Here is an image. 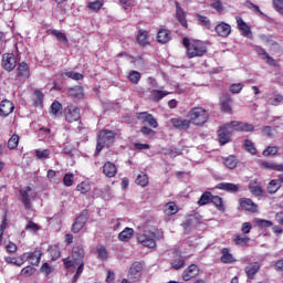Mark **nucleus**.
Wrapping results in <instances>:
<instances>
[{
	"label": "nucleus",
	"instance_id": "29",
	"mask_svg": "<svg viewBox=\"0 0 283 283\" xmlns=\"http://www.w3.org/2000/svg\"><path fill=\"white\" fill-rule=\"evenodd\" d=\"M134 238V229L133 228H125L119 234L118 240L120 242H129Z\"/></svg>",
	"mask_w": 283,
	"mask_h": 283
},
{
	"label": "nucleus",
	"instance_id": "4",
	"mask_svg": "<svg viewBox=\"0 0 283 283\" xmlns=\"http://www.w3.org/2000/svg\"><path fill=\"white\" fill-rule=\"evenodd\" d=\"M115 139L116 133H114V130L103 129L102 132H99L95 150L96 154L103 151V147H112Z\"/></svg>",
	"mask_w": 283,
	"mask_h": 283
},
{
	"label": "nucleus",
	"instance_id": "24",
	"mask_svg": "<svg viewBox=\"0 0 283 283\" xmlns=\"http://www.w3.org/2000/svg\"><path fill=\"white\" fill-rule=\"evenodd\" d=\"M171 92L169 91H164V90H151L150 91V101H154V103H160L165 96H169Z\"/></svg>",
	"mask_w": 283,
	"mask_h": 283
},
{
	"label": "nucleus",
	"instance_id": "10",
	"mask_svg": "<svg viewBox=\"0 0 283 283\" xmlns=\"http://www.w3.org/2000/svg\"><path fill=\"white\" fill-rule=\"evenodd\" d=\"M128 277L134 280V282H138L143 277V263L134 262L129 269Z\"/></svg>",
	"mask_w": 283,
	"mask_h": 283
},
{
	"label": "nucleus",
	"instance_id": "13",
	"mask_svg": "<svg viewBox=\"0 0 283 283\" xmlns=\"http://www.w3.org/2000/svg\"><path fill=\"white\" fill-rule=\"evenodd\" d=\"M87 220H88L87 214H85V213L80 214L75 219L74 223L72 224V232L81 233V231H83L85 224H87Z\"/></svg>",
	"mask_w": 283,
	"mask_h": 283
},
{
	"label": "nucleus",
	"instance_id": "41",
	"mask_svg": "<svg viewBox=\"0 0 283 283\" xmlns=\"http://www.w3.org/2000/svg\"><path fill=\"white\" fill-rule=\"evenodd\" d=\"M210 202H212V205H214V207H216V209L218 210V211H224V202L222 201V198L221 197H219V196H212V199H211V201Z\"/></svg>",
	"mask_w": 283,
	"mask_h": 283
},
{
	"label": "nucleus",
	"instance_id": "56",
	"mask_svg": "<svg viewBox=\"0 0 283 283\" xmlns=\"http://www.w3.org/2000/svg\"><path fill=\"white\" fill-rule=\"evenodd\" d=\"M243 88H244V84L237 83V84H231L229 90L231 94H240V92H242Z\"/></svg>",
	"mask_w": 283,
	"mask_h": 283
},
{
	"label": "nucleus",
	"instance_id": "63",
	"mask_svg": "<svg viewBox=\"0 0 283 283\" xmlns=\"http://www.w3.org/2000/svg\"><path fill=\"white\" fill-rule=\"evenodd\" d=\"M40 271H41V273H44L45 277H48V275H50V273H52L53 269L50 265V263H44V264H42Z\"/></svg>",
	"mask_w": 283,
	"mask_h": 283
},
{
	"label": "nucleus",
	"instance_id": "26",
	"mask_svg": "<svg viewBox=\"0 0 283 283\" xmlns=\"http://www.w3.org/2000/svg\"><path fill=\"white\" fill-rule=\"evenodd\" d=\"M220 261L223 264H233V262H235V258H233V254H231V251L229 250V248H223L221 250Z\"/></svg>",
	"mask_w": 283,
	"mask_h": 283
},
{
	"label": "nucleus",
	"instance_id": "53",
	"mask_svg": "<svg viewBox=\"0 0 283 283\" xmlns=\"http://www.w3.org/2000/svg\"><path fill=\"white\" fill-rule=\"evenodd\" d=\"M128 80L130 81V83L138 85V83H140V73L137 71H132L128 75Z\"/></svg>",
	"mask_w": 283,
	"mask_h": 283
},
{
	"label": "nucleus",
	"instance_id": "52",
	"mask_svg": "<svg viewBox=\"0 0 283 283\" xmlns=\"http://www.w3.org/2000/svg\"><path fill=\"white\" fill-rule=\"evenodd\" d=\"M197 20H198V23H200V25H205V28H207L208 30H211V20H209V18L205 15H197Z\"/></svg>",
	"mask_w": 283,
	"mask_h": 283
},
{
	"label": "nucleus",
	"instance_id": "18",
	"mask_svg": "<svg viewBox=\"0 0 283 283\" xmlns=\"http://www.w3.org/2000/svg\"><path fill=\"white\" fill-rule=\"evenodd\" d=\"M14 112V103L10 102V99H4L0 103V116L3 118L10 116Z\"/></svg>",
	"mask_w": 283,
	"mask_h": 283
},
{
	"label": "nucleus",
	"instance_id": "36",
	"mask_svg": "<svg viewBox=\"0 0 283 283\" xmlns=\"http://www.w3.org/2000/svg\"><path fill=\"white\" fill-rule=\"evenodd\" d=\"M212 198H213V195L211 192L209 191L203 192L198 200L199 207H205V205L211 203Z\"/></svg>",
	"mask_w": 283,
	"mask_h": 283
},
{
	"label": "nucleus",
	"instance_id": "21",
	"mask_svg": "<svg viewBox=\"0 0 283 283\" xmlns=\"http://www.w3.org/2000/svg\"><path fill=\"white\" fill-rule=\"evenodd\" d=\"M239 203L241 209H243V211H249L250 213H255V211H258V205H255V202H253L249 198L240 199Z\"/></svg>",
	"mask_w": 283,
	"mask_h": 283
},
{
	"label": "nucleus",
	"instance_id": "31",
	"mask_svg": "<svg viewBox=\"0 0 283 283\" xmlns=\"http://www.w3.org/2000/svg\"><path fill=\"white\" fill-rule=\"evenodd\" d=\"M171 268L176 271H179V269L185 268V259L180 254H176L171 260Z\"/></svg>",
	"mask_w": 283,
	"mask_h": 283
},
{
	"label": "nucleus",
	"instance_id": "25",
	"mask_svg": "<svg viewBox=\"0 0 283 283\" xmlns=\"http://www.w3.org/2000/svg\"><path fill=\"white\" fill-rule=\"evenodd\" d=\"M157 41L165 45V43H169L171 41V31L167 29H160L157 32Z\"/></svg>",
	"mask_w": 283,
	"mask_h": 283
},
{
	"label": "nucleus",
	"instance_id": "15",
	"mask_svg": "<svg viewBox=\"0 0 283 283\" xmlns=\"http://www.w3.org/2000/svg\"><path fill=\"white\" fill-rule=\"evenodd\" d=\"M214 32L218 34V36L227 39V36L231 34V24L227 22H219L214 28Z\"/></svg>",
	"mask_w": 283,
	"mask_h": 283
},
{
	"label": "nucleus",
	"instance_id": "47",
	"mask_svg": "<svg viewBox=\"0 0 283 283\" xmlns=\"http://www.w3.org/2000/svg\"><path fill=\"white\" fill-rule=\"evenodd\" d=\"M62 76L66 78H72L73 81H82L83 74L76 73L74 71L64 72Z\"/></svg>",
	"mask_w": 283,
	"mask_h": 283
},
{
	"label": "nucleus",
	"instance_id": "9",
	"mask_svg": "<svg viewBox=\"0 0 283 283\" xmlns=\"http://www.w3.org/2000/svg\"><path fill=\"white\" fill-rule=\"evenodd\" d=\"M237 28L240 31L241 35L245 39H253V32H251V27L245 23L244 19L237 17Z\"/></svg>",
	"mask_w": 283,
	"mask_h": 283
},
{
	"label": "nucleus",
	"instance_id": "39",
	"mask_svg": "<svg viewBox=\"0 0 283 283\" xmlns=\"http://www.w3.org/2000/svg\"><path fill=\"white\" fill-rule=\"evenodd\" d=\"M51 34L53 36H55V39L60 42V43H64L65 45H69L70 40H67V35H65V33L59 31V30H53L51 32Z\"/></svg>",
	"mask_w": 283,
	"mask_h": 283
},
{
	"label": "nucleus",
	"instance_id": "23",
	"mask_svg": "<svg viewBox=\"0 0 283 283\" xmlns=\"http://www.w3.org/2000/svg\"><path fill=\"white\" fill-rule=\"evenodd\" d=\"M232 127H234V132H253L255 126L253 124L232 120Z\"/></svg>",
	"mask_w": 283,
	"mask_h": 283
},
{
	"label": "nucleus",
	"instance_id": "60",
	"mask_svg": "<svg viewBox=\"0 0 283 283\" xmlns=\"http://www.w3.org/2000/svg\"><path fill=\"white\" fill-rule=\"evenodd\" d=\"M61 109H63V105H61L57 101L53 102L51 105V113L56 116V114H59V112H61Z\"/></svg>",
	"mask_w": 283,
	"mask_h": 283
},
{
	"label": "nucleus",
	"instance_id": "49",
	"mask_svg": "<svg viewBox=\"0 0 283 283\" xmlns=\"http://www.w3.org/2000/svg\"><path fill=\"white\" fill-rule=\"evenodd\" d=\"M19 147V135L14 134L8 140V149H17Z\"/></svg>",
	"mask_w": 283,
	"mask_h": 283
},
{
	"label": "nucleus",
	"instance_id": "46",
	"mask_svg": "<svg viewBox=\"0 0 283 283\" xmlns=\"http://www.w3.org/2000/svg\"><path fill=\"white\" fill-rule=\"evenodd\" d=\"M76 190L81 193H88V191H92V186L90 185V181H82L77 185Z\"/></svg>",
	"mask_w": 283,
	"mask_h": 283
},
{
	"label": "nucleus",
	"instance_id": "2",
	"mask_svg": "<svg viewBox=\"0 0 283 283\" xmlns=\"http://www.w3.org/2000/svg\"><path fill=\"white\" fill-rule=\"evenodd\" d=\"M182 44L186 48V56L188 59L201 57L207 52V44L200 40H189L184 38Z\"/></svg>",
	"mask_w": 283,
	"mask_h": 283
},
{
	"label": "nucleus",
	"instance_id": "20",
	"mask_svg": "<svg viewBox=\"0 0 283 283\" xmlns=\"http://www.w3.org/2000/svg\"><path fill=\"white\" fill-rule=\"evenodd\" d=\"M198 273H200L198 265L191 264L184 271L182 280H185V282H189V280H193V277H197Z\"/></svg>",
	"mask_w": 283,
	"mask_h": 283
},
{
	"label": "nucleus",
	"instance_id": "43",
	"mask_svg": "<svg viewBox=\"0 0 283 283\" xmlns=\"http://www.w3.org/2000/svg\"><path fill=\"white\" fill-rule=\"evenodd\" d=\"M223 165H226L228 169H235V167H238V159L235 158V156H229L223 159Z\"/></svg>",
	"mask_w": 283,
	"mask_h": 283
},
{
	"label": "nucleus",
	"instance_id": "3",
	"mask_svg": "<svg viewBox=\"0 0 283 283\" xmlns=\"http://www.w3.org/2000/svg\"><path fill=\"white\" fill-rule=\"evenodd\" d=\"M188 118L190 120V125H196V127H202V125L209 122V111L201 106L192 107L188 112Z\"/></svg>",
	"mask_w": 283,
	"mask_h": 283
},
{
	"label": "nucleus",
	"instance_id": "37",
	"mask_svg": "<svg viewBox=\"0 0 283 283\" xmlns=\"http://www.w3.org/2000/svg\"><path fill=\"white\" fill-rule=\"evenodd\" d=\"M243 148L252 156H255V154H258V148H255V144L251 142V139H245L243 142Z\"/></svg>",
	"mask_w": 283,
	"mask_h": 283
},
{
	"label": "nucleus",
	"instance_id": "58",
	"mask_svg": "<svg viewBox=\"0 0 283 283\" xmlns=\"http://www.w3.org/2000/svg\"><path fill=\"white\" fill-rule=\"evenodd\" d=\"M280 149L277 146H270L265 150H263V156H275Z\"/></svg>",
	"mask_w": 283,
	"mask_h": 283
},
{
	"label": "nucleus",
	"instance_id": "14",
	"mask_svg": "<svg viewBox=\"0 0 283 283\" xmlns=\"http://www.w3.org/2000/svg\"><path fill=\"white\" fill-rule=\"evenodd\" d=\"M42 255L41 249L36 248L33 252H27V260L32 266H39Z\"/></svg>",
	"mask_w": 283,
	"mask_h": 283
},
{
	"label": "nucleus",
	"instance_id": "48",
	"mask_svg": "<svg viewBox=\"0 0 283 283\" xmlns=\"http://www.w3.org/2000/svg\"><path fill=\"white\" fill-rule=\"evenodd\" d=\"M34 273H36V269L32 265H28L21 270L20 275L23 277H31V275H34Z\"/></svg>",
	"mask_w": 283,
	"mask_h": 283
},
{
	"label": "nucleus",
	"instance_id": "40",
	"mask_svg": "<svg viewBox=\"0 0 283 283\" xmlns=\"http://www.w3.org/2000/svg\"><path fill=\"white\" fill-rule=\"evenodd\" d=\"M24 230L28 231L29 233H36L38 231H41V226H39L32 220H29L24 227Z\"/></svg>",
	"mask_w": 283,
	"mask_h": 283
},
{
	"label": "nucleus",
	"instance_id": "38",
	"mask_svg": "<svg viewBox=\"0 0 283 283\" xmlns=\"http://www.w3.org/2000/svg\"><path fill=\"white\" fill-rule=\"evenodd\" d=\"M103 6H105V1L103 0H95L87 3V8L91 12H98Z\"/></svg>",
	"mask_w": 283,
	"mask_h": 283
},
{
	"label": "nucleus",
	"instance_id": "7",
	"mask_svg": "<svg viewBox=\"0 0 283 283\" xmlns=\"http://www.w3.org/2000/svg\"><path fill=\"white\" fill-rule=\"evenodd\" d=\"M137 240L143 244V247L156 249V232L154 231L145 230L143 234L138 235Z\"/></svg>",
	"mask_w": 283,
	"mask_h": 283
},
{
	"label": "nucleus",
	"instance_id": "27",
	"mask_svg": "<svg viewBox=\"0 0 283 283\" xmlns=\"http://www.w3.org/2000/svg\"><path fill=\"white\" fill-rule=\"evenodd\" d=\"M218 189L228 191L229 193H237V191H240V186L231 182H221L218 185Z\"/></svg>",
	"mask_w": 283,
	"mask_h": 283
},
{
	"label": "nucleus",
	"instance_id": "8",
	"mask_svg": "<svg viewBox=\"0 0 283 283\" xmlns=\"http://www.w3.org/2000/svg\"><path fill=\"white\" fill-rule=\"evenodd\" d=\"M1 65L6 72H12L17 67V57L13 53H4Z\"/></svg>",
	"mask_w": 283,
	"mask_h": 283
},
{
	"label": "nucleus",
	"instance_id": "30",
	"mask_svg": "<svg viewBox=\"0 0 283 283\" xmlns=\"http://www.w3.org/2000/svg\"><path fill=\"white\" fill-rule=\"evenodd\" d=\"M137 42L143 48H145V45H149V32L145 30H139L137 34Z\"/></svg>",
	"mask_w": 283,
	"mask_h": 283
},
{
	"label": "nucleus",
	"instance_id": "44",
	"mask_svg": "<svg viewBox=\"0 0 283 283\" xmlns=\"http://www.w3.org/2000/svg\"><path fill=\"white\" fill-rule=\"evenodd\" d=\"M135 182L139 185V187H147V185H149V176H147V174H140L137 176Z\"/></svg>",
	"mask_w": 283,
	"mask_h": 283
},
{
	"label": "nucleus",
	"instance_id": "6",
	"mask_svg": "<svg viewBox=\"0 0 283 283\" xmlns=\"http://www.w3.org/2000/svg\"><path fill=\"white\" fill-rule=\"evenodd\" d=\"M21 202L24 205L25 209H30L32 207V200L36 198V191L32 189V187L27 186L20 190Z\"/></svg>",
	"mask_w": 283,
	"mask_h": 283
},
{
	"label": "nucleus",
	"instance_id": "51",
	"mask_svg": "<svg viewBox=\"0 0 283 283\" xmlns=\"http://www.w3.org/2000/svg\"><path fill=\"white\" fill-rule=\"evenodd\" d=\"M63 185L64 187H72L74 185V174L67 172L63 177Z\"/></svg>",
	"mask_w": 283,
	"mask_h": 283
},
{
	"label": "nucleus",
	"instance_id": "54",
	"mask_svg": "<svg viewBox=\"0 0 283 283\" xmlns=\"http://www.w3.org/2000/svg\"><path fill=\"white\" fill-rule=\"evenodd\" d=\"M277 189H280V184L277 182V180H271L268 186L269 193H276Z\"/></svg>",
	"mask_w": 283,
	"mask_h": 283
},
{
	"label": "nucleus",
	"instance_id": "35",
	"mask_svg": "<svg viewBox=\"0 0 283 283\" xmlns=\"http://www.w3.org/2000/svg\"><path fill=\"white\" fill-rule=\"evenodd\" d=\"M69 96H73V98H83V86H74L72 88H69L67 91Z\"/></svg>",
	"mask_w": 283,
	"mask_h": 283
},
{
	"label": "nucleus",
	"instance_id": "12",
	"mask_svg": "<svg viewBox=\"0 0 283 283\" xmlns=\"http://www.w3.org/2000/svg\"><path fill=\"white\" fill-rule=\"evenodd\" d=\"M171 125L175 129H179V132L187 130L191 127L190 119H185L182 117H175L170 119Z\"/></svg>",
	"mask_w": 283,
	"mask_h": 283
},
{
	"label": "nucleus",
	"instance_id": "50",
	"mask_svg": "<svg viewBox=\"0 0 283 283\" xmlns=\"http://www.w3.org/2000/svg\"><path fill=\"white\" fill-rule=\"evenodd\" d=\"M35 156L39 158V160H48V158H50V149H36Z\"/></svg>",
	"mask_w": 283,
	"mask_h": 283
},
{
	"label": "nucleus",
	"instance_id": "57",
	"mask_svg": "<svg viewBox=\"0 0 283 283\" xmlns=\"http://www.w3.org/2000/svg\"><path fill=\"white\" fill-rule=\"evenodd\" d=\"M272 6L279 14L283 15V0H272Z\"/></svg>",
	"mask_w": 283,
	"mask_h": 283
},
{
	"label": "nucleus",
	"instance_id": "19",
	"mask_svg": "<svg viewBox=\"0 0 283 283\" xmlns=\"http://www.w3.org/2000/svg\"><path fill=\"white\" fill-rule=\"evenodd\" d=\"M138 120H143L144 123H147L149 127H153V129H156L158 127V120L154 117V115L144 112L139 113L137 116Z\"/></svg>",
	"mask_w": 283,
	"mask_h": 283
},
{
	"label": "nucleus",
	"instance_id": "32",
	"mask_svg": "<svg viewBox=\"0 0 283 283\" xmlns=\"http://www.w3.org/2000/svg\"><path fill=\"white\" fill-rule=\"evenodd\" d=\"M176 17H177V21H179V23L182 25V28H187V15L185 13V11L182 10V8H180V6H176Z\"/></svg>",
	"mask_w": 283,
	"mask_h": 283
},
{
	"label": "nucleus",
	"instance_id": "11",
	"mask_svg": "<svg viewBox=\"0 0 283 283\" xmlns=\"http://www.w3.org/2000/svg\"><path fill=\"white\" fill-rule=\"evenodd\" d=\"M65 118L67 123H76V120L81 119V109L76 106H67Z\"/></svg>",
	"mask_w": 283,
	"mask_h": 283
},
{
	"label": "nucleus",
	"instance_id": "59",
	"mask_svg": "<svg viewBox=\"0 0 283 283\" xmlns=\"http://www.w3.org/2000/svg\"><path fill=\"white\" fill-rule=\"evenodd\" d=\"M211 8L216 10L217 12H223L224 7L222 6V2L220 0H212L210 3Z\"/></svg>",
	"mask_w": 283,
	"mask_h": 283
},
{
	"label": "nucleus",
	"instance_id": "61",
	"mask_svg": "<svg viewBox=\"0 0 283 283\" xmlns=\"http://www.w3.org/2000/svg\"><path fill=\"white\" fill-rule=\"evenodd\" d=\"M256 224L260 227V229H266L269 227H273V222L264 219L256 220Z\"/></svg>",
	"mask_w": 283,
	"mask_h": 283
},
{
	"label": "nucleus",
	"instance_id": "34",
	"mask_svg": "<svg viewBox=\"0 0 283 283\" xmlns=\"http://www.w3.org/2000/svg\"><path fill=\"white\" fill-rule=\"evenodd\" d=\"M249 189L253 196H263L264 193V188H262V186L258 185L255 181H251L249 184Z\"/></svg>",
	"mask_w": 283,
	"mask_h": 283
},
{
	"label": "nucleus",
	"instance_id": "17",
	"mask_svg": "<svg viewBox=\"0 0 283 283\" xmlns=\"http://www.w3.org/2000/svg\"><path fill=\"white\" fill-rule=\"evenodd\" d=\"M260 269H261L260 262H250L244 269V273L248 280H253L255 275H258Z\"/></svg>",
	"mask_w": 283,
	"mask_h": 283
},
{
	"label": "nucleus",
	"instance_id": "55",
	"mask_svg": "<svg viewBox=\"0 0 283 283\" xmlns=\"http://www.w3.org/2000/svg\"><path fill=\"white\" fill-rule=\"evenodd\" d=\"M282 101H283L282 94H274L273 97H270L268 102L270 103V105L277 106L280 105V103H282Z\"/></svg>",
	"mask_w": 283,
	"mask_h": 283
},
{
	"label": "nucleus",
	"instance_id": "33",
	"mask_svg": "<svg viewBox=\"0 0 283 283\" xmlns=\"http://www.w3.org/2000/svg\"><path fill=\"white\" fill-rule=\"evenodd\" d=\"M164 211L166 216H176L178 213V206L176 202H168L164 206Z\"/></svg>",
	"mask_w": 283,
	"mask_h": 283
},
{
	"label": "nucleus",
	"instance_id": "42",
	"mask_svg": "<svg viewBox=\"0 0 283 283\" xmlns=\"http://www.w3.org/2000/svg\"><path fill=\"white\" fill-rule=\"evenodd\" d=\"M262 167L265 169H273L274 171H283V164L263 161Z\"/></svg>",
	"mask_w": 283,
	"mask_h": 283
},
{
	"label": "nucleus",
	"instance_id": "1",
	"mask_svg": "<svg viewBox=\"0 0 283 283\" xmlns=\"http://www.w3.org/2000/svg\"><path fill=\"white\" fill-rule=\"evenodd\" d=\"M85 250L82 245H75L72 250L71 256L63 259L65 269H75L76 272L73 275L72 283H77L83 271L85 270Z\"/></svg>",
	"mask_w": 283,
	"mask_h": 283
},
{
	"label": "nucleus",
	"instance_id": "62",
	"mask_svg": "<svg viewBox=\"0 0 283 283\" xmlns=\"http://www.w3.org/2000/svg\"><path fill=\"white\" fill-rule=\"evenodd\" d=\"M97 258L98 260H107L108 254L107 250L104 247L97 249Z\"/></svg>",
	"mask_w": 283,
	"mask_h": 283
},
{
	"label": "nucleus",
	"instance_id": "5",
	"mask_svg": "<svg viewBox=\"0 0 283 283\" xmlns=\"http://www.w3.org/2000/svg\"><path fill=\"white\" fill-rule=\"evenodd\" d=\"M233 129H235V126H233V122L220 126L217 132L220 145H227V143L231 142V136H233Z\"/></svg>",
	"mask_w": 283,
	"mask_h": 283
},
{
	"label": "nucleus",
	"instance_id": "64",
	"mask_svg": "<svg viewBox=\"0 0 283 283\" xmlns=\"http://www.w3.org/2000/svg\"><path fill=\"white\" fill-rule=\"evenodd\" d=\"M33 101L36 105H41L43 103V93L41 91H34Z\"/></svg>",
	"mask_w": 283,
	"mask_h": 283
},
{
	"label": "nucleus",
	"instance_id": "45",
	"mask_svg": "<svg viewBox=\"0 0 283 283\" xmlns=\"http://www.w3.org/2000/svg\"><path fill=\"white\" fill-rule=\"evenodd\" d=\"M245 7H248L249 10H252V12H255V14H259V17H266V14L260 10V7L251 1H245Z\"/></svg>",
	"mask_w": 283,
	"mask_h": 283
},
{
	"label": "nucleus",
	"instance_id": "28",
	"mask_svg": "<svg viewBox=\"0 0 283 283\" xmlns=\"http://www.w3.org/2000/svg\"><path fill=\"white\" fill-rule=\"evenodd\" d=\"M232 242L235 244V247L247 248L249 247V242H251V239L247 235L235 234L232 239Z\"/></svg>",
	"mask_w": 283,
	"mask_h": 283
},
{
	"label": "nucleus",
	"instance_id": "22",
	"mask_svg": "<svg viewBox=\"0 0 283 283\" xmlns=\"http://www.w3.org/2000/svg\"><path fill=\"white\" fill-rule=\"evenodd\" d=\"M103 174L106 178H114L118 174V168L112 161H106L103 166Z\"/></svg>",
	"mask_w": 283,
	"mask_h": 283
},
{
	"label": "nucleus",
	"instance_id": "16",
	"mask_svg": "<svg viewBox=\"0 0 283 283\" xmlns=\"http://www.w3.org/2000/svg\"><path fill=\"white\" fill-rule=\"evenodd\" d=\"M17 76L20 81H28V78H30V65L25 62L19 63L17 67Z\"/></svg>",
	"mask_w": 283,
	"mask_h": 283
}]
</instances>
